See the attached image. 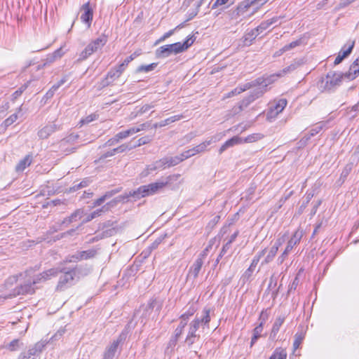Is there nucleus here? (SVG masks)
<instances>
[{
  "label": "nucleus",
  "instance_id": "obj_15",
  "mask_svg": "<svg viewBox=\"0 0 359 359\" xmlns=\"http://www.w3.org/2000/svg\"><path fill=\"white\" fill-rule=\"evenodd\" d=\"M60 130V126L55 123H49L38 131V136L40 139L48 138L53 133Z\"/></svg>",
  "mask_w": 359,
  "mask_h": 359
},
{
  "label": "nucleus",
  "instance_id": "obj_10",
  "mask_svg": "<svg viewBox=\"0 0 359 359\" xmlns=\"http://www.w3.org/2000/svg\"><path fill=\"white\" fill-rule=\"evenodd\" d=\"M279 77L280 76H278L276 73L274 74H271L266 78H258L250 83L251 84H252V87H256L257 89H266V91L267 86L273 83L276 80V79Z\"/></svg>",
  "mask_w": 359,
  "mask_h": 359
},
{
  "label": "nucleus",
  "instance_id": "obj_28",
  "mask_svg": "<svg viewBox=\"0 0 359 359\" xmlns=\"http://www.w3.org/2000/svg\"><path fill=\"white\" fill-rule=\"evenodd\" d=\"M120 189H113L107 191L102 196L95 200L93 203V207L99 206L102 205L107 199L110 198L116 194L118 193Z\"/></svg>",
  "mask_w": 359,
  "mask_h": 359
},
{
  "label": "nucleus",
  "instance_id": "obj_30",
  "mask_svg": "<svg viewBox=\"0 0 359 359\" xmlns=\"http://www.w3.org/2000/svg\"><path fill=\"white\" fill-rule=\"evenodd\" d=\"M258 36V33H256L254 29H251L247 32L243 37V46H249L252 43V41Z\"/></svg>",
  "mask_w": 359,
  "mask_h": 359
},
{
  "label": "nucleus",
  "instance_id": "obj_26",
  "mask_svg": "<svg viewBox=\"0 0 359 359\" xmlns=\"http://www.w3.org/2000/svg\"><path fill=\"white\" fill-rule=\"evenodd\" d=\"M252 88V84H251L250 82L246 83L242 86H239L234 88L231 92L228 93L225 96L226 98H229L231 97H233L234 95H238L250 88Z\"/></svg>",
  "mask_w": 359,
  "mask_h": 359
},
{
  "label": "nucleus",
  "instance_id": "obj_57",
  "mask_svg": "<svg viewBox=\"0 0 359 359\" xmlns=\"http://www.w3.org/2000/svg\"><path fill=\"white\" fill-rule=\"evenodd\" d=\"M97 115L95 114H92L87 116L85 118L81 119V123L82 124L89 123L97 118Z\"/></svg>",
  "mask_w": 359,
  "mask_h": 359
},
{
  "label": "nucleus",
  "instance_id": "obj_22",
  "mask_svg": "<svg viewBox=\"0 0 359 359\" xmlns=\"http://www.w3.org/2000/svg\"><path fill=\"white\" fill-rule=\"evenodd\" d=\"M359 74V57L357 58L350 66L349 70L344 74V77L349 80L354 79Z\"/></svg>",
  "mask_w": 359,
  "mask_h": 359
},
{
  "label": "nucleus",
  "instance_id": "obj_59",
  "mask_svg": "<svg viewBox=\"0 0 359 359\" xmlns=\"http://www.w3.org/2000/svg\"><path fill=\"white\" fill-rule=\"evenodd\" d=\"M105 206L102 207V208L97 210L93 212H91L88 217H87V221H90L95 218L97 216H100L101 213L103 212V209Z\"/></svg>",
  "mask_w": 359,
  "mask_h": 359
},
{
  "label": "nucleus",
  "instance_id": "obj_8",
  "mask_svg": "<svg viewBox=\"0 0 359 359\" xmlns=\"http://www.w3.org/2000/svg\"><path fill=\"white\" fill-rule=\"evenodd\" d=\"M180 53H182L180 42H177L159 47L156 50V55L159 58H165L169 57L171 54H177Z\"/></svg>",
  "mask_w": 359,
  "mask_h": 359
},
{
  "label": "nucleus",
  "instance_id": "obj_39",
  "mask_svg": "<svg viewBox=\"0 0 359 359\" xmlns=\"http://www.w3.org/2000/svg\"><path fill=\"white\" fill-rule=\"evenodd\" d=\"M182 118H183L182 115H175V116H170V117L159 122V126H160V127H164L167 125H169L172 123H174L177 121L180 120Z\"/></svg>",
  "mask_w": 359,
  "mask_h": 359
},
{
  "label": "nucleus",
  "instance_id": "obj_6",
  "mask_svg": "<svg viewBox=\"0 0 359 359\" xmlns=\"http://www.w3.org/2000/svg\"><path fill=\"white\" fill-rule=\"evenodd\" d=\"M303 236V231L302 230L297 229L292 236V238L288 241L287 243V246L283 253L278 257L277 259V262L278 264H281L287 258L290 252L293 249V248L297 245L302 238Z\"/></svg>",
  "mask_w": 359,
  "mask_h": 359
},
{
  "label": "nucleus",
  "instance_id": "obj_35",
  "mask_svg": "<svg viewBox=\"0 0 359 359\" xmlns=\"http://www.w3.org/2000/svg\"><path fill=\"white\" fill-rule=\"evenodd\" d=\"M187 321L181 320L180 325L175 330L174 338L172 339H171V341H170L171 342H172L173 344L176 343V341H177L179 337L182 334L183 330H184V327L187 325Z\"/></svg>",
  "mask_w": 359,
  "mask_h": 359
},
{
  "label": "nucleus",
  "instance_id": "obj_36",
  "mask_svg": "<svg viewBox=\"0 0 359 359\" xmlns=\"http://www.w3.org/2000/svg\"><path fill=\"white\" fill-rule=\"evenodd\" d=\"M287 352L283 348H276L269 359H286Z\"/></svg>",
  "mask_w": 359,
  "mask_h": 359
},
{
  "label": "nucleus",
  "instance_id": "obj_44",
  "mask_svg": "<svg viewBox=\"0 0 359 359\" xmlns=\"http://www.w3.org/2000/svg\"><path fill=\"white\" fill-rule=\"evenodd\" d=\"M158 65V63L153 62L147 65H140L137 69V72H149L153 71Z\"/></svg>",
  "mask_w": 359,
  "mask_h": 359
},
{
  "label": "nucleus",
  "instance_id": "obj_33",
  "mask_svg": "<svg viewBox=\"0 0 359 359\" xmlns=\"http://www.w3.org/2000/svg\"><path fill=\"white\" fill-rule=\"evenodd\" d=\"M151 126V123L149 122H145L143 123H141L136 126H133L130 128H128V132L130 133V135H133L137 133L146 130L149 128Z\"/></svg>",
  "mask_w": 359,
  "mask_h": 359
},
{
  "label": "nucleus",
  "instance_id": "obj_9",
  "mask_svg": "<svg viewBox=\"0 0 359 359\" xmlns=\"http://www.w3.org/2000/svg\"><path fill=\"white\" fill-rule=\"evenodd\" d=\"M202 318H195L189 325V330L196 332L201 326L204 329L205 327L209 328L210 321V309H204Z\"/></svg>",
  "mask_w": 359,
  "mask_h": 359
},
{
  "label": "nucleus",
  "instance_id": "obj_3",
  "mask_svg": "<svg viewBox=\"0 0 359 359\" xmlns=\"http://www.w3.org/2000/svg\"><path fill=\"white\" fill-rule=\"evenodd\" d=\"M58 271V273L62 274L60 276L57 285L56 286L57 291H63L74 284V280L76 275L79 273L80 269L75 267L74 269L66 270L65 268H54Z\"/></svg>",
  "mask_w": 359,
  "mask_h": 359
},
{
  "label": "nucleus",
  "instance_id": "obj_20",
  "mask_svg": "<svg viewBox=\"0 0 359 359\" xmlns=\"http://www.w3.org/2000/svg\"><path fill=\"white\" fill-rule=\"evenodd\" d=\"M303 64L301 60H294L289 66L285 67L280 72H277L278 76H283L287 74H290L297 69Z\"/></svg>",
  "mask_w": 359,
  "mask_h": 359
},
{
  "label": "nucleus",
  "instance_id": "obj_34",
  "mask_svg": "<svg viewBox=\"0 0 359 359\" xmlns=\"http://www.w3.org/2000/svg\"><path fill=\"white\" fill-rule=\"evenodd\" d=\"M263 325L264 322H261L259 325H257L253 330V335L251 339L250 346H252L253 344L257 341V340L261 337V334L263 330Z\"/></svg>",
  "mask_w": 359,
  "mask_h": 359
},
{
  "label": "nucleus",
  "instance_id": "obj_12",
  "mask_svg": "<svg viewBox=\"0 0 359 359\" xmlns=\"http://www.w3.org/2000/svg\"><path fill=\"white\" fill-rule=\"evenodd\" d=\"M46 345V342L45 341H39L36 343L32 347L29 348L27 351L22 353L20 358L21 359H31L32 356H34L41 353Z\"/></svg>",
  "mask_w": 359,
  "mask_h": 359
},
{
  "label": "nucleus",
  "instance_id": "obj_45",
  "mask_svg": "<svg viewBox=\"0 0 359 359\" xmlns=\"http://www.w3.org/2000/svg\"><path fill=\"white\" fill-rule=\"evenodd\" d=\"M152 139H153V137L149 136V135L142 137L137 141V143L135 145H133V147L134 149V148L147 144L151 142L152 141Z\"/></svg>",
  "mask_w": 359,
  "mask_h": 359
},
{
  "label": "nucleus",
  "instance_id": "obj_42",
  "mask_svg": "<svg viewBox=\"0 0 359 359\" xmlns=\"http://www.w3.org/2000/svg\"><path fill=\"white\" fill-rule=\"evenodd\" d=\"M264 137V135L261 133H253L247 136L245 139H243L244 142H255L262 140Z\"/></svg>",
  "mask_w": 359,
  "mask_h": 359
},
{
  "label": "nucleus",
  "instance_id": "obj_13",
  "mask_svg": "<svg viewBox=\"0 0 359 359\" xmlns=\"http://www.w3.org/2000/svg\"><path fill=\"white\" fill-rule=\"evenodd\" d=\"M81 11L83 12L81 15V20L87 25L88 27H90L93 18V11L90 2L84 4L81 6Z\"/></svg>",
  "mask_w": 359,
  "mask_h": 359
},
{
  "label": "nucleus",
  "instance_id": "obj_56",
  "mask_svg": "<svg viewBox=\"0 0 359 359\" xmlns=\"http://www.w3.org/2000/svg\"><path fill=\"white\" fill-rule=\"evenodd\" d=\"M114 136L117 139L118 142H120L121 140L126 139L130 135V133L128 132V130L127 129L126 130L121 131V132L118 133Z\"/></svg>",
  "mask_w": 359,
  "mask_h": 359
},
{
  "label": "nucleus",
  "instance_id": "obj_55",
  "mask_svg": "<svg viewBox=\"0 0 359 359\" xmlns=\"http://www.w3.org/2000/svg\"><path fill=\"white\" fill-rule=\"evenodd\" d=\"M254 271V269L249 267L243 274L241 277V280L243 283H245L250 280V278L252 276V272Z\"/></svg>",
  "mask_w": 359,
  "mask_h": 359
},
{
  "label": "nucleus",
  "instance_id": "obj_41",
  "mask_svg": "<svg viewBox=\"0 0 359 359\" xmlns=\"http://www.w3.org/2000/svg\"><path fill=\"white\" fill-rule=\"evenodd\" d=\"M211 144V140H208L192 148L194 155L204 151L207 147Z\"/></svg>",
  "mask_w": 359,
  "mask_h": 359
},
{
  "label": "nucleus",
  "instance_id": "obj_62",
  "mask_svg": "<svg viewBox=\"0 0 359 359\" xmlns=\"http://www.w3.org/2000/svg\"><path fill=\"white\" fill-rule=\"evenodd\" d=\"M266 251H267V249L266 248H264V250H261L259 252H258L253 258L252 260H255L257 262H259L260 259L264 256L265 255V254L266 253Z\"/></svg>",
  "mask_w": 359,
  "mask_h": 359
},
{
  "label": "nucleus",
  "instance_id": "obj_24",
  "mask_svg": "<svg viewBox=\"0 0 359 359\" xmlns=\"http://www.w3.org/2000/svg\"><path fill=\"white\" fill-rule=\"evenodd\" d=\"M285 314L280 315L276 318L275 322H274L272 329H271V334H270V337L271 338H275L276 337L278 332H279L280 327H281V325L283 324V323L285 321Z\"/></svg>",
  "mask_w": 359,
  "mask_h": 359
},
{
  "label": "nucleus",
  "instance_id": "obj_17",
  "mask_svg": "<svg viewBox=\"0 0 359 359\" xmlns=\"http://www.w3.org/2000/svg\"><path fill=\"white\" fill-rule=\"evenodd\" d=\"M283 241V240H282L281 238H278L275 241L274 244L271 246V248L266 251L267 255L266 257L264 259V260L262 261V266L270 263L273 259L278 250L279 247L282 245Z\"/></svg>",
  "mask_w": 359,
  "mask_h": 359
},
{
  "label": "nucleus",
  "instance_id": "obj_19",
  "mask_svg": "<svg viewBox=\"0 0 359 359\" xmlns=\"http://www.w3.org/2000/svg\"><path fill=\"white\" fill-rule=\"evenodd\" d=\"M353 46V41L351 42L347 48H346V46H344L342 48L341 50L339 53L338 55L336 57L334 62V65H339V63H341L342 60L351 53Z\"/></svg>",
  "mask_w": 359,
  "mask_h": 359
},
{
  "label": "nucleus",
  "instance_id": "obj_27",
  "mask_svg": "<svg viewBox=\"0 0 359 359\" xmlns=\"http://www.w3.org/2000/svg\"><path fill=\"white\" fill-rule=\"evenodd\" d=\"M32 162V156L29 154L27 155L23 159L20 160L15 167L17 172H22L25 168L30 165Z\"/></svg>",
  "mask_w": 359,
  "mask_h": 359
},
{
  "label": "nucleus",
  "instance_id": "obj_60",
  "mask_svg": "<svg viewBox=\"0 0 359 359\" xmlns=\"http://www.w3.org/2000/svg\"><path fill=\"white\" fill-rule=\"evenodd\" d=\"M299 278L297 276L293 280L292 283L289 285L288 292H291L292 290H295L299 285Z\"/></svg>",
  "mask_w": 359,
  "mask_h": 359
},
{
  "label": "nucleus",
  "instance_id": "obj_61",
  "mask_svg": "<svg viewBox=\"0 0 359 359\" xmlns=\"http://www.w3.org/2000/svg\"><path fill=\"white\" fill-rule=\"evenodd\" d=\"M351 171V166L350 165H347L342 170L341 174V178L344 180L346 178V177L349 175Z\"/></svg>",
  "mask_w": 359,
  "mask_h": 359
},
{
  "label": "nucleus",
  "instance_id": "obj_53",
  "mask_svg": "<svg viewBox=\"0 0 359 359\" xmlns=\"http://www.w3.org/2000/svg\"><path fill=\"white\" fill-rule=\"evenodd\" d=\"M279 114V112L275 111L274 108L271 106L267 111L266 118L267 120L271 121L272 119L275 118Z\"/></svg>",
  "mask_w": 359,
  "mask_h": 359
},
{
  "label": "nucleus",
  "instance_id": "obj_29",
  "mask_svg": "<svg viewBox=\"0 0 359 359\" xmlns=\"http://www.w3.org/2000/svg\"><path fill=\"white\" fill-rule=\"evenodd\" d=\"M161 160L162 161L164 169L165 168L175 166L181 163V159L178 158L177 156L173 157H164Z\"/></svg>",
  "mask_w": 359,
  "mask_h": 359
},
{
  "label": "nucleus",
  "instance_id": "obj_7",
  "mask_svg": "<svg viewBox=\"0 0 359 359\" xmlns=\"http://www.w3.org/2000/svg\"><path fill=\"white\" fill-rule=\"evenodd\" d=\"M79 135L75 133H71L66 137L63 138L59 142V147L60 150L65 154H69L74 152L76 147H74V144L77 142Z\"/></svg>",
  "mask_w": 359,
  "mask_h": 359
},
{
  "label": "nucleus",
  "instance_id": "obj_48",
  "mask_svg": "<svg viewBox=\"0 0 359 359\" xmlns=\"http://www.w3.org/2000/svg\"><path fill=\"white\" fill-rule=\"evenodd\" d=\"M153 107H154V104H146L143 105L135 115V117L142 115L143 114L146 113Z\"/></svg>",
  "mask_w": 359,
  "mask_h": 359
},
{
  "label": "nucleus",
  "instance_id": "obj_31",
  "mask_svg": "<svg viewBox=\"0 0 359 359\" xmlns=\"http://www.w3.org/2000/svg\"><path fill=\"white\" fill-rule=\"evenodd\" d=\"M61 56H62L61 50L58 49V50H55L53 53L47 56V57L46 59V62L42 65L37 66V69H40L43 68L44 66L47 65L48 64L53 63L57 58L61 57Z\"/></svg>",
  "mask_w": 359,
  "mask_h": 359
},
{
  "label": "nucleus",
  "instance_id": "obj_11",
  "mask_svg": "<svg viewBox=\"0 0 359 359\" xmlns=\"http://www.w3.org/2000/svg\"><path fill=\"white\" fill-rule=\"evenodd\" d=\"M124 339L121 334L116 339L114 340L107 348L104 353L103 359H113L117 352L119 344Z\"/></svg>",
  "mask_w": 359,
  "mask_h": 359
},
{
  "label": "nucleus",
  "instance_id": "obj_43",
  "mask_svg": "<svg viewBox=\"0 0 359 359\" xmlns=\"http://www.w3.org/2000/svg\"><path fill=\"white\" fill-rule=\"evenodd\" d=\"M287 100L285 99H280L275 104H272L271 107L274 108V110L280 113L285 109L287 105Z\"/></svg>",
  "mask_w": 359,
  "mask_h": 359
},
{
  "label": "nucleus",
  "instance_id": "obj_58",
  "mask_svg": "<svg viewBox=\"0 0 359 359\" xmlns=\"http://www.w3.org/2000/svg\"><path fill=\"white\" fill-rule=\"evenodd\" d=\"M17 119H18L17 114H13L4 121V124L6 126H9L11 124H13L14 122H15Z\"/></svg>",
  "mask_w": 359,
  "mask_h": 359
},
{
  "label": "nucleus",
  "instance_id": "obj_2",
  "mask_svg": "<svg viewBox=\"0 0 359 359\" xmlns=\"http://www.w3.org/2000/svg\"><path fill=\"white\" fill-rule=\"evenodd\" d=\"M58 271L55 269H50L37 275H34L32 269L27 270L24 274V282L20 283L14 291V295L32 294L38 288V285L50 280L52 277L57 276Z\"/></svg>",
  "mask_w": 359,
  "mask_h": 359
},
{
  "label": "nucleus",
  "instance_id": "obj_37",
  "mask_svg": "<svg viewBox=\"0 0 359 359\" xmlns=\"http://www.w3.org/2000/svg\"><path fill=\"white\" fill-rule=\"evenodd\" d=\"M305 337L304 333L302 332H297L294 335V340L293 342V348L294 350H297L299 348L300 344L303 341Z\"/></svg>",
  "mask_w": 359,
  "mask_h": 359
},
{
  "label": "nucleus",
  "instance_id": "obj_16",
  "mask_svg": "<svg viewBox=\"0 0 359 359\" xmlns=\"http://www.w3.org/2000/svg\"><path fill=\"white\" fill-rule=\"evenodd\" d=\"M344 74L341 72H329L326 78V87L329 89L340 85Z\"/></svg>",
  "mask_w": 359,
  "mask_h": 359
},
{
  "label": "nucleus",
  "instance_id": "obj_4",
  "mask_svg": "<svg viewBox=\"0 0 359 359\" xmlns=\"http://www.w3.org/2000/svg\"><path fill=\"white\" fill-rule=\"evenodd\" d=\"M107 42V36L102 34L90 43L79 55V60H84L97 50L101 49Z\"/></svg>",
  "mask_w": 359,
  "mask_h": 359
},
{
  "label": "nucleus",
  "instance_id": "obj_5",
  "mask_svg": "<svg viewBox=\"0 0 359 359\" xmlns=\"http://www.w3.org/2000/svg\"><path fill=\"white\" fill-rule=\"evenodd\" d=\"M266 92V89H257L256 88L250 92V94L241 101L238 106L233 108V113L234 114H239L241 111L246 109L252 102L257 98L262 97Z\"/></svg>",
  "mask_w": 359,
  "mask_h": 359
},
{
  "label": "nucleus",
  "instance_id": "obj_38",
  "mask_svg": "<svg viewBox=\"0 0 359 359\" xmlns=\"http://www.w3.org/2000/svg\"><path fill=\"white\" fill-rule=\"evenodd\" d=\"M197 338H199V335L196 334V332L189 330V332L187 334V336L185 339V343L189 346H191L195 341Z\"/></svg>",
  "mask_w": 359,
  "mask_h": 359
},
{
  "label": "nucleus",
  "instance_id": "obj_47",
  "mask_svg": "<svg viewBox=\"0 0 359 359\" xmlns=\"http://www.w3.org/2000/svg\"><path fill=\"white\" fill-rule=\"evenodd\" d=\"M121 76L120 74V71L119 70H116L115 69H111L107 74V76L111 79L113 82L117 79L118 78H119V76Z\"/></svg>",
  "mask_w": 359,
  "mask_h": 359
},
{
  "label": "nucleus",
  "instance_id": "obj_40",
  "mask_svg": "<svg viewBox=\"0 0 359 359\" xmlns=\"http://www.w3.org/2000/svg\"><path fill=\"white\" fill-rule=\"evenodd\" d=\"M196 38L194 35L188 36L186 40L183 42H180V46L182 52L188 49L194 42Z\"/></svg>",
  "mask_w": 359,
  "mask_h": 359
},
{
  "label": "nucleus",
  "instance_id": "obj_49",
  "mask_svg": "<svg viewBox=\"0 0 359 359\" xmlns=\"http://www.w3.org/2000/svg\"><path fill=\"white\" fill-rule=\"evenodd\" d=\"M141 55V50H136L132 53L130 56L126 57L123 61V65H128L131 61H133L137 56Z\"/></svg>",
  "mask_w": 359,
  "mask_h": 359
},
{
  "label": "nucleus",
  "instance_id": "obj_46",
  "mask_svg": "<svg viewBox=\"0 0 359 359\" xmlns=\"http://www.w3.org/2000/svg\"><path fill=\"white\" fill-rule=\"evenodd\" d=\"M195 311L196 309L194 306H191L187 311L181 315L180 319L187 322L189 318L193 316Z\"/></svg>",
  "mask_w": 359,
  "mask_h": 359
},
{
  "label": "nucleus",
  "instance_id": "obj_63",
  "mask_svg": "<svg viewBox=\"0 0 359 359\" xmlns=\"http://www.w3.org/2000/svg\"><path fill=\"white\" fill-rule=\"evenodd\" d=\"M266 251H267V249L266 248H264V250H261L259 252H258L253 258L252 260H255L257 262H259L260 259L264 256L265 255V254L266 253Z\"/></svg>",
  "mask_w": 359,
  "mask_h": 359
},
{
  "label": "nucleus",
  "instance_id": "obj_23",
  "mask_svg": "<svg viewBox=\"0 0 359 359\" xmlns=\"http://www.w3.org/2000/svg\"><path fill=\"white\" fill-rule=\"evenodd\" d=\"M203 261L201 258H197L193 265L189 270V275L193 276L194 278L198 277L199 272L203 266Z\"/></svg>",
  "mask_w": 359,
  "mask_h": 359
},
{
  "label": "nucleus",
  "instance_id": "obj_54",
  "mask_svg": "<svg viewBox=\"0 0 359 359\" xmlns=\"http://www.w3.org/2000/svg\"><path fill=\"white\" fill-rule=\"evenodd\" d=\"M113 81L109 79L107 76H105V78H104L100 82V83L98 84V86H97V88L99 90H101L108 86H109L111 83H112Z\"/></svg>",
  "mask_w": 359,
  "mask_h": 359
},
{
  "label": "nucleus",
  "instance_id": "obj_21",
  "mask_svg": "<svg viewBox=\"0 0 359 359\" xmlns=\"http://www.w3.org/2000/svg\"><path fill=\"white\" fill-rule=\"evenodd\" d=\"M243 143V140L242 137H240L238 136H233L231 139L226 141L219 148V153L222 154L224 152L226 149H227L229 147H231L236 144H240Z\"/></svg>",
  "mask_w": 359,
  "mask_h": 359
},
{
  "label": "nucleus",
  "instance_id": "obj_51",
  "mask_svg": "<svg viewBox=\"0 0 359 359\" xmlns=\"http://www.w3.org/2000/svg\"><path fill=\"white\" fill-rule=\"evenodd\" d=\"M20 346V342L18 339H14L10 342V344L7 346V348L11 351H16Z\"/></svg>",
  "mask_w": 359,
  "mask_h": 359
},
{
  "label": "nucleus",
  "instance_id": "obj_52",
  "mask_svg": "<svg viewBox=\"0 0 359 359\" xmlns=\"http://www.w3.org/2000/svg\"><path fill=\"white\" fill-rule=\"evenodd\" d=\"M133 149V146L129 147V145L128 144H123L120 145L119 147L114 148V152H115L116 154V153H122V152L126 151V150H130Z\"/></svg>",
  "mask_w": 359,
  "mask_h": 359
},
{
  "label": "nucleus",
  "instance_id": "obj_25",
  "mask_svg": "<svg viewBox=\"0 0 359 359\" xmlns=\"http://www.w3.org/2000/svg\"><path fill=\"white\" fill-rule=\"evenodd\" d=\"M278 18L274 17L270 20L264 21L261 22V24L257 26L256 28L253 29L256 33H258V35L262 33L264 30L269 28L271 25L277 22Z\"/></svg>",
  "mask_w": 359,
  "mask_h": 359
},
{
  "label": "nucleus",
  "instance_id": "obj_32",
  "mask_svg": "<svg viewBox=\"0 0 359 359\" xmlns=\"http://www.w3.org/2000/svg\"><path fill=\"white\" fill-rule=\"evenodd\" d=\"M268 1L269 0H245V1L242 2L239 6H238V14L239 13L240 11L248 8L250 6H251L252 4L257 2H260L261 5H263Z\"/></svg>",
  "mask_w": 359,
  "mask_h": 359
},
{
  "label": "nucleus",
  "instance_id": "obj_18",
  "mask_svg": "<svg viewBox=\"0 0 359 359\" xmlns=\"http://www.w3.org/2000/svg\"><path fill=\"white\" fill-rule=\"evenodd\" d=\"M164 169L161 160L156 161L154 163H151L147 166V168L141 172L140 175L142 177H146L151 172L158 170Z\"/></svg>",
  "mask_w": 359,
  "mask_h": 359
},
{
  "label": "nucleus",
  "instance_id": "obj_1",
  "mask_svg": "<svg viewBox=\"0 0 359 359\" xmlns=\"http://www.w3.org/2000/svg\"><path fill=\"white\" fill-rule=\"evenodd\" d=\"M180 174H175L168 176L165 180L158 181L147 185L140 186L137 190L130 191L128 194L120 195L114 200L108 203L107 205L114 206L118 203L127 202L130 197L135 198H140L149 196L154 195L163 189L165 186L170 184L172 181H177L180 177Z\"/></svg>",
  "mask_w": 359,
  "mask_h": 359
},
{
  "label": "nucleus",
  "instance_id": "obj_50",
  "mask_svg": "<svg viewBox=\"0 0 359 359\" xmlns=\"http://www.w3.org/2000/svg\"><path fill=\"white\" fill-rule=\"evenodd\" d=\"M302 42V39H298V40L294 41L290 43L289 44H287L285 46H283V50L288 51L292 48H294L295 47L301 45Z\"/></svg>",
  "mask_w": 359,
  "mask_h": 359
},
{
  "label": "nucleus",
  "instance_id": "obj_64",
  "mask_svg": "<svg viewBox=\"0 0 359 359\" xmlns=\"http://www.w3.org/2000/svg\"><path fill=\"white\" fill-rule=\"evenodd\" d=\"M321 130H322V126H320V125L316 126L314 128L311 129V130L309 131L310 136H314L315 135L318 134Z\"/></svg>",
  "mask_w": 359,
  "mask_h": 359
},
{
  "label": "nucleus",
  "instance_id": "obj_14",
  "mask_svg": "<svg viewBox=\"0 0 359 359\" xmlns=\"http://www.w3.org/2000/svg\"><path fill=\"white\" fill-rule=\"evenodd\" d=\"M97 251L94 249L77 252L75 255L67 258V262H76L83 259H87L95 257Z\"/></svg>",
  "mask_w": 359,
  "mask_h": 359
}]
</instances>
